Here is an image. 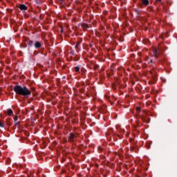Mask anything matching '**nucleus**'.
Here are the masks:
<instances>
[{
  "label": "nucleus",
  "instance_id": "f257e3e1",
  "mask_svg": "<svg viewBox=\"0 0 177 177\" xmlns=\"http://www.w3.org/2000/svg\"><path fill=\"white\" fill-rule=\"evenodd\" d=\"M13 91L19 96H24V97L31 96V91L26 86L23 87L20 85H16L14 86Z\"/></svg>",
  "mask_w": 177,
  "mask_h": 177
},
{
  "label": "nucleus",
  "instance_id": "f03ea898",
  "mask_svg": "<svg viewBox=\"0 0 177 177\" xmlns=\"http://www.w3.org/2000/svg\"><path fill=\"white\" fill-rule=\"evenodd\" d=\"M77 139V136L75 135H74V133H71L69 134V137H68V140L71 142H74V140Z\"/></svg>",
  "mask_w": 177,
  "mask_h": 177
},
{
  "label": "nucleus",
  "instance_id": "7ed1b4c3",
  "mask_svg": "<svg viewBox=\"0 0 177 177\" xmlns=\"http://www.w3.org/2000/svg\"><path fill=\"white\" fill-rule=\"evenodd\" d=\"M34 46L35 49H40V48H42V44L40 41H35Z\"/></svg>",
  "mask_w": 177,
  "mask_h": 177
},
{
  "label": "nucleus",
  "instance_id": "20e7f679",
  "mask_svg": "<svg viewBox=\"0 0 177 177\" xmlns=\"http://www.w3.org/2000/svg\"><path fill=\"white\" fill-rule=\"evenodd\" d=\"M140 110H141V108L140 106L136 107V111L138 117H142V111Z\"/></svg>",
  "mask_w": 177,
  "mask_h": 177
},
{
  "label": "nucleus",
  "instance_id": "39448f33",
  "mask_svg": "<svg viewBox=\"0 0 177 177\" xmlns=\"http://www.w3.org/2000/svg\"><path fill=\"white\" fill-rule=\"evenodd\" d=\"M19 9H20V10H27L28 7L24 4H20Z\"/></svg>",
  "mask_w": 177,
  "mask_h": 177
},
{
  "label": "nucleus",
  "instance_id": "423d86ee",
  "mask_svg": "<svg viewBox=\"0 0 177 177\" xmlns=\"http://www.w3.org/2000/svg\"><path fill=\"white\" fill-rule=\"evenodd\" d=\"M82 28H83V30H88V28H89V26L86 24H82Z\"/></svg>",
  "mask_w": 177,
  "mask_h": 177
},
{
  "label": "nucleus",
  "instance_id": "0eeeda50",
  "mask_svg": "<svg viewBox=\"0 0 177 177\" xmlns=\"http://www.w3.org/2000/svg\"><path fill=\"white\" fill-rule=\"evenodd\" d=\"M142 5L147 6L149 5V0H141Z\"/></svg>",
  "mask_w": 177,
  "mask_h": 177
},
{
  "label": "nucleus",
  "instance_id": "6e6552de",
  "mask_svg": "<svg viewBox=\"0 0 177 177\" xmlns=\"http://www.w3.org/2000/svg\"><path fill=\"white\" fill-rule=\"evenodd\" d=\"M27 44L28 45V46H32V45H34V41L32 40H28L27 41Z\"/></svg>",
  "mask_w": 177,
  "mask_h": 177
},
{
  "label": "nucleus",
  "instance_id": "1a4fd4ad",
  "mask_svg": "<svg viewBox=\"0 0 177 177\" xmlns=\"http://www.w3.org/2000/svg\"><path fill=\"white\" fill-rule=\"evenodd\" d=\"M7 114H8V115H12V114H13V111L10 109H8L7 110Z\"/></svg>",
  "mask_w": 177,
  "mask_h": 177
},
{
  "label": "nucleus",
  "instance_id": "9d476101",
  "mask_svg": "<svg viewBox=\"0 0 177 177\" xmlns=\"http://www.w3.org/2000/svg\"><path fill=\"white\" fill-rule=\"evenodd\" d=\"M151 143H152L151 141H149V142H147V144L146 145L147 149H150V147H151Z\"/></svg>",
  "mask_w": 177,
  "mask_h": 177
},
{
  "label": "nucleus",
  "instance_id": "9b49d317",
  "mask_svg": "<svg viewBox=\"0 0 177 177\" xmlns=\"http://www.w3.org/2000/svg\"><path fill=\"white\" fill-rule=\"evenodd\" d=\"M15 125L14 129H16V127L20 125V122H15Z\"/></svg>",
  "mask_w": 177,
  "mask_h": 177
},
{
  "label": "nucleus",
  "instance_id": "f8f14e48",
  "mask_svg": "<svg viewBox=\"0 0 177 177\" xmlns=\"http://www.w3.org/2000/svg\"><path fill=\"white\" fill-rule=\"evenodd\" d=\"M80 66H75V71L76 73H80Z\"/></svg>",
  "mask_w": 177,
  "mask_h": 177
},
{
  "label": "nucleus",
  "instance_id": "ddd939ff",
  "mask_svg": "<svg viewBox=\"0 0 177 177\" xmlns=\"http://www.w3.org/2000/svg\"><path fill=\"white\" fill-rule=\"evenodd\" d=\"M80 45H81V42L77 41L75 46V49H78V47L80 46Z\"/></svg>",
  "mask_w": 177,
  "mask_h": 177
},
{
  "label": "nucleus",
  "instance_id": "4468645a",
  "mask_svg": "<svg viewBox=\"0 0 177 177\" xmlns=\"http://www.w3.org/2000/svg\"><path fill=\"white\" fill-rule=\"evenodd\" d=\"M6 124L8 127H12V122L9 120H6Z\"/></svg>",
  "mask_w": 177,
  "mask_h": 177
},
{
  "label": "nucleus",
  "instance_id": "2eb2a0df",
  "mask_svg": "<svg viewBox=\"0 0 177 177\" xmlns=\"http://www.w3.org/2000/svg\"><path fill=\"white\" fill-rule=\"evenodd\" d=\"M0 127L5 128V123H2L1 122H0Z\"/></svg>",
  "mask_w": 177,
  "mask_h": 177
},
{
  "label": "nucleus",
  "instance_id": "dca6fc26",
  "mask_svg": "<svg viewBox=\"0 0 177 177\" xmlns=\"http://www.w3.org/2000/svg\"><path fill=\"white\" fill-rule=\"evenodd\" d=\"M36 3H38V5H41L42 3V1L41 0H35Z\"/></svg>",
  "mask_w": 177,
  "mask_h": 177
},
{
  "label": "nucleus",
  "instance_id": "f3484780",
  "mask_svg": "<svg viewBox=\"0 0 177 177\" xmlns=\"http://www.w3.org/2000/svg\"><path fill=\"white\" fill-rule=\"evenodd\" d=\"M100 113H106V110H104V109H103V108H101L100 109Z\"/></svg>",
  "mask_w": 177,
  "mask_h": 177
},
{
  "label": "nucleus",
  "instance_id": "a211bd4d",
  "mask_svg": "<svg viewBox=\"0 0 177 177\" xmlns=\"http://www.w3.org/2000/svg\"><path fill=\"white\" fill-rule=\"evenodd\" d=\"M78 60H80V57H75V58L74 59V62H78Z\"/></svg>",
  "mask_w": 177,
  "mask_h": 177
},
{
  "label": "nucleus",
  "instance_id": "6ab92c4d",
  "mask_svg": "<svg viewBox=\"0 0 177 177\" xmlns=\"http://www.w3.org/2000/svg\"><path fill=\"white\" fill-rule=\"evenodd\" d=\"M18 118H18L17 115H15V116L14 117V121H15V122H16V121H17Z\"/></svg>",
  "mask_w": 177,
  "mask_h": 177
},
{
  "label": "nucleus",
  "instance_id": "aec40b11",
  "mask_svg": "<svg viewBox=\"0 0 177 177\" xmlns=\"http://www.w3.org/2000/svg\"><path fill=\"white\" fill-rule=\"evenodd\" d=\"M80 92H81V93H84V92H85V88H82L80 90Z\"/></svg>",
  "mask_w": 177,
  "mask_h": 177
},
{
  "label": "nucleus",
  "instance_id": "412c9836",
  "mask_svg": "<svg viewBox=\"0 0 177 177\" xmlns=\"http://www.w3.org/2000/svg\"><path fill=\"white\" fill-rule=\"evenodd\" d=\"M156 2H159L160 3H162V0H156Z\"/></svg>",
  "mask_w": 177,
  "mask_h": 177
},
{
  "label": "nucleus",
  "instance_id": "4be33fe9",
  "mask_svg": "<svg viewBox=\"0 0 177 177\" xmlns=\"http://www.w3.org/2000/svg\"><path fill=\"white\" fill-rule=\"evenodd\" d=\"M158 54V51L157 50V48H156V57H157V55Z\"/></svg>",
  "mask_w": 177,
  "mask_h": 177
},
{
  "label": "nucleus",
  "instance_id": "5701e85b",
  "mask_svg": "<svg viewBox=\"0 0 177 177\" xmlns=\"http://www.w3.org/2000/svg\"><path fill=\"white\" fill-rule=\"evenodd\" d=\"M70 53L71 55H74V51H71Z\"/></svg>",
  "mask_w": 177,
  "mask_h": 177
},
{
  "label": "nucleus",
  "instance_id": "b1692460",
  "mask_svg": "<svg viewBox=\"0 0 177 177\" xmlns=\"http://www.w3.org/2000/svg\"><path fill=\"white\" fill-rule=\"evenodd\" d=\"M153 53H154V55H156V50H153Z\"/></svg>",
  "mask_w": 177,
  "mask_h": 177
},
{
  "label": "nucleus",
  "instance_id": "393cba45",
  "mask_svg": "<svg viewBox=\"0 0 177 177\" xmlns=\"http://www.w3.org/2000/svg\"><path fill=\"white\" fill-rule=\"evenodd\" d=\"M61 32H63V29H61Z\"/></svg>",
  "mask_w": 177,
  "mask_h": 177
},
{
  "label": "nucleus",
  "instance_id": "a878e982",
  "mask_svg": "<svg viewBox=\"0 0 177 177\" xmlns=\"http://www.w3.org/2000/svg\"><path fill=\"white\" fill-rule=\"evenodd\" d=\"M156 93H158V91H156Z\"/></svg>",
  "mask_w": 177,
  "mask_h": 177
},
{
  "label": "nucleus",
  "instance_id": "bb28decb",
  "mask_svg": "<svg viewBox=\"0 0 177 177\" xmlns=\"http://www.w3.org/2000/svg\"><path fill=\"white\" fill-rule=\"evenodd\" d=\"M150 62H151V63H153V60H151Z\"/></svg>",
  "mask_w": 177,
  "mask_h": 177
},
{
  "label": "nucleus",
  "instance_id": "cd10ccee",
  "mask_svg": "<svg viewBox=\"0 0 177 177\" xmlns=\"http://www.w3.org/2000/svg\"><path fill=\"white\" fill-rule=\"evenodd\" d=\"M59 1H64V0H59Z\"/></svg>",
  "mask_w": 177,
  "mask_h": 177
},
{
  "label": "nucleus",
  "instance_id": "c85d7f7f",
  "mask_svg": "<svg viewBox=\"0 0 177 177\" xmlns=\"http://www.w3.org/2000/svg\"><path fill=\"white\" fill-rule=\"evenodd\" d=\"M32 91H35V88H33V89H32Z\"/></svg>",
  "mask_w": 177,
  "mask_h": 177
},
{
  "label": "nucleus",
  "instance_id": "c756f323",
  "mask_svg": "<svg viewBox=\"0 0 177 177\" xmlns=\"http://www.w3.org/2000/svg\"><path fill=\"white\" fill-rule=\"evenodd\" d=\"M107 99H110V97H107Z\"/></svg>",
  "mask_w": 177,
  "mask_h": 177
},
{
  "label": "nucleus",
  "instance_id": "7c9ffc66",
  "mask_svg": "<svg viewBox=\"0 0 177 177\" xmlns=\"http://www.w3.org/2000/svg\"><path fill=\"white\" fill-rule=\"evenodd\" d=\"M131 150H133V148H131Z\"/></svg>",
  "mask_w": 177,
  "mask_h": 177
}]
</instances>
